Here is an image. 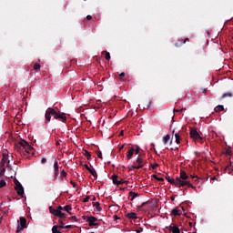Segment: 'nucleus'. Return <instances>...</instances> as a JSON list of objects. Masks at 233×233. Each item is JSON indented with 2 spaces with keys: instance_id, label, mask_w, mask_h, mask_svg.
<instances>
[{
  "instance_id": "5fc2aeb1",
  "label": "nucleus",
  "mask_w": 233,
  "mask_h": 233,
  "mask_svg": "<svg viewBox=\"0 0 233 233\" xmlns=\"http://www.w3.org/2000/svg\"><path fill=\"white\" fill-rule=\"evenodd\" d=\"M170 199H171V201H174L176 199V198L171 197Z\"/></svg>"
},
{
  "instance_id": "603ef678",
  "label": "nucleus",
  "mask_w": 233,
  "mask_h": 233,
  "mask_svg": "<svg viewBox=\"0 0 233 233\" xmlns=\"http://www.w3.org/2000/svg\"><path fill=\"white\" fill-rule=\"evenodd\" d=\"M185 110H187V108L183 107V108L180 109V112H183Z\"/></svg>"
},
{
  "instance_id": "a878e982",
  "label": "nucleus",
  "mask_w": 233,
  "mask_h": 233,
  "mask_svg": "<svg viewBox=\"0 0 233 233\" xmlns=\"http://www.w3.org/2000/svg\"><path fill=\"white\" fill-rule=\"evenodd\" d=\"M85 156L87 159H90L92 157V155L88 151H85Z\"/></svg>"
},
{
  "instance_id": "052dcab7",
  "label": "nucleus",
  "mask_w": 233,
  "mask_h": 233,
  "mask_svg": "<svg viewBox=\"0 0 233 233\" xmlns=\"http://www.w3.org/2000/svg\"><path fill=\"white\" fill-rule=\"evenodd\" d=\"M172 134H176V129H174V130L172 131Z\"/></svg>"
},
{
  "instance_id": "a211bd4d",
  "label": "nucleus",
  "mask_w": 233,
  "mask_h": 233,
  "mask_svg": "<svg viewBox=\"0 0 233 233\" xmlns=\"http://www.w3.org/2000/svg\"><path fill=\"white\" fill-rule=\"evenodd\" d=\"M170 141V135H167L166 137H163V143L164 145H167Z\"/></svg>"
},
{
  "instance_id": "864d4df0",
  "label": "nucleus",
  "mask_w": 233,
  "mask_h": 233,
  "mask_svg": "<svg viewBox=\"0 0 233 233\" xmlns=\"http://www.w3.org/2000/svg\"><path fill=\"white\" fill-rule=\"evenodd\" d=\"M174 112H181L180 109H174Z\"/></svg>"
},
{
  "instance_id": "393cba45",
  "label": "nucleus",
  "mask_w": 233,
  "mask_h": 233,
  "mask_svg": "<svg viewBox=\"0 0 233 233\" xmlns=\"http://www.w3.org/2000/svg\"><path fill=\"white\" fill-rule=\"evenodd\" d=\"M225 97H232V93H225L222 95V98L225 99Z\"/></svg>"
},
{
  "instance_id": "f03ea898",
  "label": "nucleus",
  "mask_w": 233,
  "mask_h": 233,
  "mask_svg": "<svg viewBox=\"0 0 233 233\" xmlns=\"http://www.w3.org/2000/svg\"><path fill=\"white\" fill-rule=\"evenodd\" d=\"M167 179L170 183V185H175V187H177V188H181L182 187H188V188H196V187H193L190 181L181 180V178L177 177L176 179L167 177Z\"/></svg>"
},
{
  "instance_id": "13d9d810",
  "label": "nucleus",
  "mask_w": 233,
  "mask_h": 233,
  "mask_svg": "<svg viewBox=\"0 0 233 233\" xmlns=\"http://www.w3.org/2000/svg\"><path fill=\"white\" fill-rule=\"evenodd\" d=\"M124 147H125L124 145L121 146V147H120V150H123Z\"/></svg>"
},
{
  "instance_id": "4c0bfd02",
  "label": "nucleus",
  "mask_w": 233,
  "mask_h": 233,
  "mask_svg": "<svg viewBox=\"0 0 233 233\" xmlns=\"http://www.w3.org/2000/svg\"><path fill=\"white\" fill-rule=\"evenodd\" d=\"M5 172H6L5 168H2L0 171V176H5Z\"/></svg>"
},
{
  "instance_id": "4be33fe9",
  "label": "nucleus",
  "mask_w": 233,
  "mask_h": 233,
  "mask_svg": "<svg viewBox=\"0 0 233 233\" xmlns=\"http://www.w3.org/2000/svg\"><path fill=\"white\" fill-rule=\"evenodd\" d=\"M171 214L176 217V216H179L180 213L177 208H174L172 209Z\"/></svg>"
},
{
  "instance_id": "9b49d317",
  "label": "nucleus",
  "mask_w": 233,
  "mask_h": 233,
  "mask_svg": "<svg viewBox=\"0 0 233 233\" xmlns=\"http://www.w3.org/2000/svg\"><path fill=\"white\" fill-rule=\"evenodd\" d=\"M181 134H183L181 132V130H179L178 132L175 133V139H176L177 145H179L181 143Z\"/></svg>"
},
{
  "instance_id": "de8ad7c7",
  "label": "nucleus",
  "mask_w": 233,
  "mask_h": 233,
  "mask_svg": "<svg viewBox=\"0 0 233 233\" xmlns=\"http://www.w3.org/2000/svg\"><path fill=\"white\" fill-rule=\"evenodd\" d=\"M151 105H152V101H149L147 108H150Z\"/></svg>"
},
{
  "instance_id": "f3484780",
  "label": "nucleus",
  "mask_w": 233,
  "mask_h": 233,
  "mask_svg": "<svg viewBox=\"0 0 233 233\" xmlns=\"http://www.w3.org/2000/svg\"><path fill=\"white\" fill-rule=\"evenodd\" d=\"M112 179H113V183L115 185H121V182H119V180H117V175H113Z\"/></svg>"
},
{
  "instance_id": "3c124183",
  "label": "nucleus",
  "mask_w": 233,
  "mask_h": 233,
  "mask_svg": "<svg viewBox=\"0 0 233 233\" xmlns=\"http://www.w3.org/2000/svg\"><path fill=\"white\" fill-rule=\"evenodd\" d=\"M58 210H60V212H61V210H63V207L59 206Z\"/></svg>"
},
{
  "instance_id": "6e6552de",
  "label": "nucleus",
  "mask_w": 233,
  "mask_h": 233,
  "mask_svg": "<svg viewBox=\"0 0 233 233\" xmlns=\"http://www.w3.org/2000/svg\"><path fill=\"white\" fill-rule=\"evenodd\" d=\"M87 222L89 227H99V223H97V218L94 216H91L87 218Z\"/></svg>"
},
{
  "instance_id": "cd10ccee",
  "label": "nucleus",
  "mask_w": 233,
  "mask_h": 233,
  "mask_svg": "<svg viewBox=\"0 0 233 233\" xmlns=\"http://www.w3.org/2000/svg\"><path fill=\"white\" fill-rule=\"evenodd\" d=\"M153 177L157 179V181H165L163 177H158L157 175H153Z\"/></svg>"
},
{
  "instance_id": "bf43d9fd",
  "label": "nucleus",
  "mask_w": 233,
  "mask_h": 233,
  "mask_svg": "<svg viewBox=\"0 0 233 233\" xmlns=\"http://www.w3.org/2000/svg\"><path fill=\"white\" fill-rule=\"evenodd\" d=\"M60 228H65V226L61 225L59 226Z\"/></svg>"
},
{
  "instance_id": "423d86ee",
  "label": "nucleus",
  "mask_w": 233,
  "mask_h": 233,
  "mask_svg": "<svg viewBox=\"0 0 233 233\" xmlns=\"http://www.w3.org/2000/svg\"><path fill=\"white\" fill-rule=\"evenodd\" d=\"M24 228H26V218L22 217L20 218V224L16 228V233L21 232Z\"/></svg>"
},
{
  "instance_id": "37998d69",
  "label": "nucleus",
  "mask_w": 233,
  "mask_h": 233,
  "mask_svg": "<svg viewBox=\"0 0 233 233\" xmlns=\"http://www.w3.org/2000/svg\"><path fill=\"white\" fill-rule=\"evenodd\" d=\"M118 183H121V185H123V184L127 183V181L123 180V179H120V180H118Z\"/></svg>"
},
{
  "instance_id": "ea45409f",
  "label": "nucleus",
  "mask_w": 233,
  "mask_h": 233,
  "mask_svg": "<svg viewBox=\"0 0 233 233\" xmlns=\"http://www.w3.org/2000/svg\"><path fill=\"white\" fill-rule=\"evenodd\" d=\"M97 156H98L99 159H103V154H101V152H98Z\"/></svg>"
},
{
  "instance_id": "b1692460",
  "label": "nucleus",
  "mask_w": 233,
  "mask_h": 233,
  "mask_svg": "<svg viewBox=\"0 0 233 233\" xmlns=\"http://www.w3.org/2000/svg\"><path fill=\"white\" fill-rule=\"evenodd\" d=\"M57 228H58L57 226H53V228H52V232H53V233H61V231L58 230Z\"/></svg>"
},
{
  "instance_id": "aec40b11",
  "label": "nucleus",
  "mask_w": 233,
  "mask_h": 233,
  "mask_svg": "<svg viewBox=\"0 0 233 233\" xmlns=\"http://www.w3.org/2000/svg\"><path fill=\"white\" fill-rule=\"evenodd\" d=\"M129 196L131 197V201H134V199H136V198H137V193L135 192H129Z\"/></svg>"
},
{
  "instance_id": "774afa93",
  "label": "nucleus",
  "mask_w": 233,
  "mask_h": 233,
  "mask_svg": "<svg viewBox=\"0 0 233 233\" xmlns=\"http://www.w3.org/2000/svg\"><path fill=\"white\" fill-rule=\"evenodd\" d=\"M154 147V144H151Z\"/></svg>"
},
{
  "instance_id": "6e6d98bb",
  "label": "nucleus",
  "mask_w": 233,
  "mask_h": 233,
  "mask_svg": "<svg viewBox=\"0 0 233 233\" xmlns=\"http://www.w3.org/2000/svg\"><path fill=\"white\" fill-rule=\"evenodd\" d=\"M56 147H59V142L56 141Z\"/></svg>"
},
{
  "instance_id": "2f4dec72",
  "label": "nucleus",
  "mask_w": 233,
  "mask_h": 233,
  "mask_svg": "<svg viewBox=\"0 0 233 233\" xmlns=\"http://www.w3.org/2000/svg\"><path fill=\"white\" fill-rule=\"evenodd\" d=\"M139 150H141V147H139V146H137L136 149H134L135 154H139Z\"/></svg>"
},
{
  "instance_id": "e2e57ef3",
  "label": "nucleus",
  "mask_w": 233,
  "mask_h": 233,
  "mask_svg": "<svg viewBox=\"0 0 233 233\" xmlns=\"http://www.w3.org/2000/svg\"><path fill=\"white\" fill-rule=\"evenodd\" d=\"M119 136H123V131L120 132Z\"/></svg>"
},
{
  "instance_id": "79ce46f5",
  "label": "nucleus",
  "mask_w": 233,
  "mask_h": 233,
  "mask_svg": "<svg viewBox=\"0 0 233 233\" xmlns=\"http://www.w3.org/2000/svg\"><path fill=\"white\" fill-rule=\"evenodd\" d=\"M86 19H87V21H92V15H88L86 16Z\"/></svg>"
},
{
  "instance_id": "a18cd8bd",
  "label": "nucleus",
  "mask_w": 233,
  "mask_h": 233,
  "mask_svg": "<svg viewBox=\"0 0 233 233\" xmlns=\"http://www.w3.org/2000/svg\"><path fill=\"white\" fill-rule=\"evenodd\" d=\"M83 167H85V168H86V170L90 169V167H88L86 164H84Z\"/></svg>"
},
{
  "instance_id": "ddd939ff",
  "label": "nucleus",
  "mask_w": 233,
  "mask_h": 233,
  "mask_svg": "<svg viewBox=\"0 0 233 233\" xmlns=\"http://www.w3.org/2000/svg\"><path fill=\"white\" fill-rule=\"evenodd\" d=\"M49 209H50L51 214H53V216H56L57 218L59 217L61 210L53 209L52 207H49Z\"/></svg>"
},
{
  "instance_id": "bb28decb",
  "label": "nucleus",
  "mask_w": 233,
  "mask_h": 233,
  "mask_svg": "<svg viewBox=\"0 0 233 233\" xmlns=\"http://www.w3.org/2000/svg\"><path fill=\"white\" fill-rule=\"evenodd\" d=\"M134 168H137V166L136 165V162H133V165L128 167L129 170H134Z\"/></svg>"
},
{
  "instance_id": "f8f14e48",
  "label": "nucleus",
  "mask_w": 233,
  "mask_h": 233,
  "mask_svg": "<svg viewBox=\"0 0 233 233\" xmlns=\"http://www.w3.org/2000/svg\"><path fill=\"white\" fill-rule=\"evenodd\" d=\"M169 230L173 233H181V231L179 230V228H177V226L176 225L170 226Z\"/></svg>"
},
{
  "instance_id": "69168bd1",
  "label": "nucleus",
  "mask_w": 233,
  "mask_h": 233,
  "mask_svg": "<svg viewBox=\"0 0 233 233\" xmlns=\"http://www.w3.org/2000/svg\"><path fill=\"white\" fill-rule=\"evenodd\" d=\"M203 92H207V89H203Z\"/></svg>"
},
{
  "instance_id": "58836bf2",
  "label": "nucleus",
  "mask_w": 233,
  "mask_h": 233,
  "mask_svg": "<svg viewBox=\"0 0 233 233\" xmlns=\"http://www.w3.org/2000/svg\"><path fill=\"white\" fill-rule=\"evenodd\" d=\"M70 183L74 188H76V187H77V184H76V182H74V180H71Z\"/></svg>"
},
{
  "instance_id": "09e8293b",
  "label": "nucleus",
  "mask_w": 233,
  "mask_h": 233,
  "mask_svg": "<svg viewBox=\"0 0 233 233\" xmlns=\"http://www.w3.org/2000/svg\"><path fill=\"white\" fill-rule=\"evenodd\" d=\"M65 228H72V225L65 226Z\"/></svg>"
},
{
  "instance_id": "c03bdc74",
  "label": "nucleus",
  "mask_w": 233,
  "mask_h": 233,
  "mask_svg": "<svg viewBox=\"0 0 233 233\" xmlns=\"http://www.w3.org/2000/svg\"><path fill=\"white\" fill-rule=\"evenodd\" d=\"M71 219H73V221H77V217L73 216V217H71Z\"/></svg>"
},
{
  "instance_id": "c9c22d12",
  "label": "nucleus",
  "mask_w": 233,
  "mask_h": 233,
  "mask_svg": "<svg viewBox=\"0 0 233 233\" xmlns=\"http://www.w3.org/2000/svg\"><path fill=\"white\" fill-rule=\"evenodd\" d=\"M157 167H159V164H157V163L153 164L152 165L153 170H156V168H157Z\"/></svg>"
},
{
  "instance_id": "f257e3e1",
  "label": "nucleus",
  "mask_w": 233,
  "mask_h": 233,
  "mask_svg": "<svg viewBox=\"0 0 233 233\" xmlns=\"http://www.w3.org/2000/svg\"><path fill=\"white\" fill-rule=\"evenodd\" d=\"M52 116H54L55 119H62V121L65 123L66 121V116H65V113H57L56 109L49 107L46 109V114H45V123L46 125H48L52 119Z\"/></svg>"
},
{
  "instance_id": "c85d7f7f",
  "label": "nucleus",
  "mask_w": 233,
  "mask_h": 233,
  "mask_svg": "<svg viewBox=\"0 0 233 233\" xmlns=\"http://www.w3.org/2000/svg\"><path fill=\"white\" fill-rule=\"evenodd\" d=\"M3 187H6V182L5 180L0 181V188H3Z\"/></svg>"
},
{
  "instance_id": "0e129e2a",
  "label": "nucleus",
  "mask_w": 233,
  "mask_h": 233,
  "mask_svg": "<svg viewBox=\"0 0 233 233\" xmlns=\"http://www.w3.org/2000/svg\"><path fill=\"white\" fill-rule=\"evenodd\" d=\"M212 179H213V181L216 180V177H214Z\"/></svg>"
},
{
  "instance_id": "6ab92c4d",
  "label": "nucleus",
  "mask_w": 233,
  "mask_h": 233,
  "mask_svg": "<svg viewBox=\"0 0 233 233\" xmlns=\"http://www.w3.org/2000/svg\"><path fill=\"white\" fill-rule=\"evenodd\" d=\"M94 207L97 210V212H101V204H99V202H96L94 204Z\"/></svg>"
},
{
  "instance_id": "c756f323",
  "label": "nucleus",
  "mask_w": 233,
  "mask_h": 233,
  "mask_svg": "<svg viewBox=\"0 0 233 233\" xmlns=\"http://www.w3.org/2000/svg\"><path fill=\"white\" fill-rule=\"evenodd\" d=\"M7 160H8V159H7L6 155H4V157H3V158H2V163H3V165H5V163H6Z\"/></svg>"
},
{
  "instance_id": "8fccbe9b",
  "label": "nucleus",
  "mask_w": 233,
  "mask_h": 233,
  "mask_svg": "<svg viewBox=\"0 0 233 233\" xmlns=\"http://www.w3.org/2000/svg\"><path fill=\"white\" fill-rule=\"evenodd\" d=\"M125 76H126L125 72L120 74V77H125Z\"/></svg>"
},
{
  "instance_id": "49530a36",
  "label": "nucleus",
  "mask_w": 233,
  "mask_h": 233,
  "mask_svg": "<svg viewBox=\"0 0 233 233\" xmlns=\"http://www.w3.org/2000/svg\"><path fill=\"white\" fill-rule=\"evenodd\" d=\"M231 152H232V151H230V150H227V151H226V154H227L228 156H230Z\"/></svg>"
},
{
  "instance_id": "7c9ffc66",
  "label": "nucleus",
  "mask_w": 233,
  "mask_h": 233,
  "mask_svg": "<svg viewBox=\"0 0 233 233\" xmlns=\"http://www.w3.org/2000/svg\"><path fill=\"white\" fill-rule=\"evenodd\" d=\"M41 68V65H39V64H35V66H34V69L35 70H39Z\"/></svg>"
},
{
  "instance_id": "9d476101",
  "label": "nucleus",
  "mask_w": 233,
  "mask_h": 233,
  "mask_svg": "<svg viewBox=\"0 0 233 233\" xmlns=\"http://www.w3.org/2000/svg\"><path fill=\"white\" fill-rule=\"evenodd\" d=\"M177 178L181 181H188V175H187V172L185 171H180V177Z\"/></svg>"
},
{
  "instance_id": "7ed1b4c3",
  "label": "nucleus",
  "mask_w": 233,
  "mask_h": 233,
  "mask_svg": "<svg viewBox=\"0 0 233 233\" xmlns=\"http://www.w3.org/2000/svg\"><path fill=\"white\" fill-rule=\"evenodd\" d=\"M19 145H20V147H23V148L25 149L26 154H32V152H34V147L32 146H30V144H28V142H26V140H21L19 142Z\"/></svg>"
},
{
  "instance_id": "680f3d73",
  "label": "nucleus",
  "mask_w": 233,
  "mask_h": 233,
  "mask_svg": "<svg viewBox=\"0 0 233 233\" xmlns=\"http://www.w3.org/2000/svg\"><path fill=\"white\" fill-rule=\"evenodd\" d=\"M188 41V38H187L185 41H184V43H187Z\"/></svg>"
},
{
  "instance_id": "338daca9",
  "label": "nucleus",
  "mask_w": 233,
  "mask_h": 233,
  "mask_svg": "<svg viewBox=\"0 0 233 233\" xmlns=\"http://www.w3.org/2000/svg\"><path fill=\"white\" fill-rule=\"evenodd\" d=\"M93 201H96V198H93Z\"/></svg>"
},
{
  "instance_id": "0eeeda50",
  "label": "nucleus",
  "mask_w": 233,
  "mask_h": 233,
  "mask_svg": "<svg viewBox=\"0 0 233 233\" xmlns=\"http://www.w3.org/2000/svg\"><path fill=\"white\" fill-rule=\"evenodd\" d=\"M135 165L136 163H137V170H139V168H143V167H145V163H147V160L137 157V158L134 161Z\"/></svg>"
},
{
  "instance_id": "473e14b6",
  "label": "nucleus",
  "mask_w": 233,
  "mask_h": 233,
  "mask_svg": "<svg viewBox=\"0 0 233 233\" xmlns=\"http://www.w3.org/2000/svg\"><path fill=\"white\" fill-rule=\"evenodd\" d=\"M61 177H66V173L65 172V169H63L60 173Z\"/></svg>"
},
{
  "instance_id": "dca6fc26",
  "label": "nucleus",
  "mask_w": 233,
  "mask_h": 233,
  "mask_svg": "<svg viewBox=\"0 0 233 233\" xmlns=\"http://www.w3.org/2000/svg\"><path fill=\"white\" fill-rule=\"evenodd\" d=\"M225 110V106L222 105H218L215 107V112H223Z\"/></svg>"
},
{
  "instance_id": "20e7f679",
  "label": "nucleus",
  "mask_w": 233,
  "mask_h": 233,
  "mask_svg": "<svg viewBox=\"0 0 233 233\" xmlns=\"http://www.w3.org/2000/svg\"><path fill=\"white\" fill-rule=\"evenodd\" d=\"M190 137L191 139H194V141H202L203 137H201V135L198 132L196 128H191L190 130Z\"/></svg>"
},
{
  "instance_id": "4d7b16f0",
  "label": "nucleus",
  "mask_w": 233,
  "mask_h": 233,
  "mask_svg": "<svg viewBox=\"0 0 233 233\" xmlns=\"http://www.w3.org/2000/svg\"><path fill=\"white\" fill-rule=\"evenodd\" d=\"M146 204L147 202L142 203L141 207H145Z\"/></svg>"
},
{
  "instance_id": "a19ab883",
  "label": "nucleus",
  "mask_w": 233,
  "mask_h": 233,
  "mask_svg": "<svg viewBox=\"0 0 233 233\" xmlns=\"http://www.w3.org/2000/svg\"><path fill=\"white\" fill-rule=\"evenodd\" d=\"M41 163H42V165H45V163H46V158L43 157V158L41 159Z\"/></svg>"
},
{
  "instance_id": "39448f33",
  "label": "nucleus",
  "mask_w": 233,
  "mask_h": 233,
  "mask_svg": "<svg viewBox=\"0 0 233 233\" xmlns=\"http://www.w3.org/2000/svg\"><path fill=\"white\" fill-rule=\"evenodd\" d=\"M15 189L16 190L18 196H22L25 194V188L23 187V185H21V182L17 179L15 180Z\"/></svg>"
},
{
  "instance_id": "e433bc0d",
  "label": "nucleus",
  "mask_w": 233,
  "mask_h": 233,
  "mask_svg": "<svg viewBox=\"0 0 233 233\" xmlns=\"http://www.w3.org/2000/svg\"><path fill=\"white\" fill-rule=\"evenodd\" d=\"M89 200H90V197H86V198L83 199V202H84V203H88Z\"/></svg>"
},
{
  "instance_id": "412c9836",
  "label": "nucleus",
  "mask_w": 233,
  "mask_h": 233,
  "mask_svg": "<svg viewBox=\"0 0 233 233\" xmlns=\"http://www.w3.org/2000/svg\"><path fill=\"white\" fill-rule=\"evenodd\" d=\"M64 210H65V212H67L68 214H72V213H70V210H72V206H70V205L66 206L64 208Z\"/></svg>"
},
{
  "instance_id": "5701e85b",
  "label": "nucleus",
  "mask_w": 233,
  "mask_h": 233,
  "mask_svg": "<svg viewBox=\"0 0 233 233\" xmlns=\"http://www.w3.org/2000/svg\"><path fill=\"white\" fill-rule=\"evenodd\" d=\"M88 172L91 173V175H93L94 177H97V173L96 172V169L90 168Z\"/></svg>"
},
{
  "instance_id": "2eb2a0df",
  "label": "nucleus",
  "mask_w": 233,
  "mask_h": 233,
  "mask_svg": "<svg viewBox=\"0 0 233 233\" xmlns=\"http://www.w3.org/2000/svg\"><path fill=\"white\" fill-rule=\"evenodd\" d=\"M132 156H134V148L127 151V159H132Z\"/></svg>"
},
{
  "instance_id": "4468645a",
  "label": "nucleus",
  "mask_w": 233,
  "mask_h": 233,
  "mask_svg": "<svg viewBox=\"0 0 233 233\" xmlns=\"http://www.w3.org/2000/svg\"><path fill=\"white\" fill-rule=\"evenodd\" d=\"M127 218H128L129 219H137V214H136L135 212H131L127 215Z\"/></svg>"
},
{
  "instance_id": "1a4fd4ad",
  "label": "nucleus",
  "mask_w": 233,
  "mask_h": 233,
  "mask_svg": "<svg viewBox=\"0 0 233 233\" xmlns=\"http://www.w3.org/2000/svg\"><path fill=\"white\" fill-rule=\"evenodd\" d=\"M54 168H55V179H57V177L59 176V164L57 163V160H55Z\"/></svg>"
},
{
  "instance_id": "f704fd0d",
  "label": "nucleus",
  "mask_w": 233,
  "mask_h": 233,
  "mask_svg": "<svg viewBox=\"0 0 233 233\" xmlns=\"http://www.w3.org/2000/svg\"><path fill=\"white\" fill-rule=\"evenodd\" d=\"M58 218H66V215L60 211V213L58 214Z\"/></svg>"
},
{
  "instance_id": "72a5a7b5",
  "label": "nucleus",
  "mask_w": 233,
  "mask_h": 233,
  "mask_svg": "<svg viewBox=\"0 0 233 233\" xmlns=\"http://www.w3.org/2000/svg\"><path fill=\"white\" fill-rule=\"evenodd\" d=\"M106 61H110V53L109 52H106Z\"/></svg>"
}]
</instances>
